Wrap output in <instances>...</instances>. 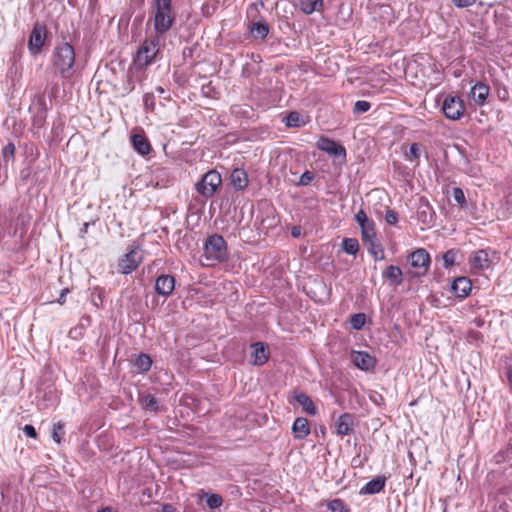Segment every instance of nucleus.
I'll use <instances>...</instances> for the list:
<instances>
[{"label": "nucleus", "instance_id": "f257e3e1", "mask_svg": "<svg viewBox=\"0 0 512 512\" xmlns=\"http://www.w3.org/2000/svg\"><path fill=\"white\" fill-rule=\"evenodd\" d=\"M151 11L155 33L164 35L175 22L172 0H153Z\"/></svg>", "mask_w": 512, "mask_h": 512}, {"label": "nucleus", "instance_id": "f03ea898", "mask_svg": "<svg viewBox=\"0 0 512 512\" xmlns=\"http://www.w3.org/2000/svg\"><path fill=\"white\" fill-rule=\"evenodd\" d=\"M203 258L205 266H214L216 263L228 259L227 243L219 234L210 235L204 243Z\"/></svg>", "mask_w": 512, "mask_h": 512}, {"label": "nucleus", "instance_id": "7ed1b4c3", "mask_svg": "<svg viewBox=\"0 0 512 512\" xmlns=\"http://www.w3.org/2000/svg\"><path fill=\"white\" fill-rule=\"evenodd\" d=\"M75 51L67 42L58 44L53 52V65L63 79H68L74 73Z\"/></svg>", "mask_w": 512, "mask_h": 512}, {"label": "nucleus", "instance_id": "20e7f679", "mask_svg": "<svg viewBox=\"0 0 512 512\" xmlns=\"http://www.w3.org/2000/svg\"><path fill=\"white\" fill-rule=\"evenodd\" d=\"M162 36L155 33V35H151L143 41L134 59L136 66L139 68L147 67L158 58Z\"/></svg>", "mask_w": 512, "mask_h": 512}, {"label": "nucleus", "instance_id": "39448f33", "mask_svg": "<svg viewBox=\"0 0 512 512\" xmlns=\"http://www.w3.org/2000/svg\"><path fill=\"white\" fill-rule=\"evenodd\" d=\"M221 183L222 178L220 173L216 170H210L205 173L201 181L196 184V190L203 197L210 198L215 194Z\"/></svg>", "mask_w": 512, "mask_h": 512}, {"label": "nucleus", "instance_id": "423d86ee", "mask_svg": "<svg viewBox=\"0 0 512 512\" xmlns=\"http://www.w3.org/2000/svg\"><path fill=\"white\" fill-rule=\"evenodd\" d=\"M48 30L45 24L36 22L29 36L28 49L32 55H38L47 39Z\"/></svg>", "mask_w": 512, "mask_h": 512}, {"label": "nucleus", "instance_id": "0eeeda50", "mask_svg": "<svg viewBox=\"0 0 512 512\" xmlns=\"http://www.w3.org/2000/svg\"><path fill=\"white\" fill-rule=\"evenodd\" d=\"M442 111L450 120L460 119L465 111L463 100L459 96H446L442 103Z\"/></svg>", "mask_w": 512, "mask_h": 512}, {"label": "nucleus", "instance_id": "6e6552de", "mask_svg": "<svg viewBox=\"0 0 512 512\" xmlns=\"http://www.w3.org/2000/svg\"><path fill=\"white\" fill-rule=\"evenodd\" d=\"M142 260L143 258L138 248L131 249L119 260L117 270L121 274L128 275L136 270Z\"/></svg>", "mask_w": 512, "mask_h": 512}, {"label": "nucleus", "instance_id": "1a4fd4ad", "mask_svg": "<svg viewBox=\"0 0 512 512\" xmlns=\"http://www.w3.org/2000/svg\"><path fill=\"white\" fill-rule=\"evenodd\" d=\"M316 147L319 150L327 153L330 157L341 159L346 158L345 147L341 143L328 137L321 136L316 142Z\"/></svg>", "mask_w": 512, "mask_h": 512}, {"label": "nucleus", "instance_id": "9d476101", "mask_svg": "<svg viewBox=\"0 0 512 512\" xmlns=\"http://www.w3.org/2000/svg\"><path fill=\"white\" fill-rule=\"evenodd\" d=\"M410 265L417 269L415 275L420 277L427 274L430 265V256L429 253L423 249H417L412 252L409 256Z\"/></svg>", "mask_w": 512, "mask_h": 512}, {"label": "nucleus", "instance_id": "9b49d317", "mask_svg": "<svg viewBox=\"0 0 512 512\" xmlns=\"http://www.w3.org/2000/svg\"><path fill=\"white\" fill-rule=\"evenodd\" d=\"M355 220L361 228L363 242L372 241L376 237L375 225L369 220L364 210H359L355 215Z\"/></svg>", "mask_w": 512, "mask_h": 512}, {"label": "nucleus", "instance_id": "f8f14e48", "mask_svg": "<svg viewBox=\"0 0 512 512\" xmlns=\"http://www.w3.org/2000/svg\"><path fill=\"white\" fill-rule=\"evenodd\" d=\"M351 361L360 370L371 371L376 366V359L366 351H352Z\"/></svg>", "mask_w": 512, "mask_h": 512}, {"label": "nucleus", "instance_id": "ddd939ff", "mask_svg": "<svg viewBox=\"0 0 512 512\" xmlns=\"http://www.w3.org/2000/svg\"><path fill=\"white\" fill-rule=\"evenodd\" d=\"M175 289V279L168 274H162L156 278L155 290L158 295L168 297Z\"/></svg>", "mask_w": 512, "mask_h": 512}, {"label": "nucleus", "instance_id": "4468645a", "mask_svg": "<svg viewBox=\"0 0 512 512\" xmlns=\"http://www.w3.org/2000/svg\"><path fill=\"white\" fill-rule=\"evenodd\" d=\"M251 363L255 366L264 365L270 356L268 347L263 342H255L251 344Z\"/></svg>", "mask_w": 512, "mask_h": 512}, {"label": "nucleus", "instance_id": "2eb2a0df", "mask_svg": "<svg viewBox=\"0 0 512 512\" xmlns=\"http://www.w3.org/2000/svg\"><path fill=\"white\" fill-rule=\"evenodd\" d=\"M471 289L472 283L467 277H457L451 284V291L458 298L467 297Z\"/></svg>", "mask_w": 512, "mask_h": 512}, {"label": "nucleus", "instance_id": "dca6fc26", "mask_svg": "<svg viewBox=\"0 0 512 512\" xmlns=\"http://www.w3.org/2000/svg\"><path fill=\"white\" fill-rule=\"evenodd\" d=\"M131 144L133 149L141 156H146L151 151V144L143 131L131 136Z\"/></svg>", "mask_w": 512, "mask_h": 512}, {"label": "nucleus", "instance_id": "f3484780", "mask_svg": "<svg viewBox=\"0 0 512 512\" xmlns=\"http://www.w3.org/2000/svg\"><path fill=\"white\" fill-rule=\"evenodd\" d=\"M336 433L340 436L350 435L353 432L354 418L350 413L340 415L335 423Z\"/></svg>", "mask_w": 512, "mask_h": 512}, {"label": "nucleus", "instance_id": "a211bd4d", "mask_svg": "<svg viewBox=\"0 0 512 512\" xmlns=\"http://www.w3.org/2000/svg\"><path fill=\"white\" fill-rule=\"evenodd\" d=\"M31 220V217L26 213H20L16 219L11 223L13 229V236L23 239L27 231V226Z\"/></svg>", "mask_w": 512, "mask_h": 512}, {"label": "nucleus", "instance_id": "6ab92c4d", "mask_svg": "<svg viewBox=\"0 0 512 512\" xmlns=\"http://www.w3.org/2000/svg\"><path fill=\"white\" fill-rule=\"evenodd\" d=\"M292 434L295 439L303 440L310 434V425L306 418L298 417L292 424Z\"/></svg>", "mask_w": 512, "mask_h": 512}, {"label": "nucleus", "instance_id": "aec40b11", "mask_svg": "<svg viewBox=\"0 0 512 512\" xmlns=\"http://www.w3.org/2000/svg\"><path fill=\"white\" fill-rule=\"evenodd\" d=\"M230 183L235 190H244L249 183L248 174L244 169L235 168L230 174Z\"/></svg>", "mask_w": 512, "mask_h": 512}, {"label": "nucleus", "instance_id": "412c9836", "mask_svg": "<svg viewBox=\"0 0 512 512\" xmlns=\"http://www.w3.org/2000/svg\"><path fill=\"white\" fill-rule=\"evenodd\" d=\"M488 95H489V87H488V85H486L482 82L476 83L471 88V91H470V97L477 106L484 105Z\"/></svg>", "mask_w": 512, "mask_h": 512}, {"label": "nucleus", "instance_id": "4be33fe9", "mask_svg": "<svg viewBox=\"0 0 512 512\" xmlns=\"http://www.w3.org/2000/svg\"><path fill=\"white\" fill-rule=\"evenodd\" d=\"M294 399L307 414L315 416L318 413V409L314 404L312 398L306 393L295 392Z\"/></svg>", "mask_w": 512, "mask_h": 512}, {"label": "nucleus", "instance_id": "5701e85b", "mask_svg": "<svg viewBox=\"0 0 512 512\" xmlns=\"http://www.w3.org/2000/svg\"><path fill=\"white\" fill-rule=\"evenodd\" d=\"M386 478L384 476H377L376 478L367 482L361 489V495H373L382 491L385 487Z\"/></svg>", "mask_w": 512, "mask_h": 512}, {"label": "nucleus", "instance_id": "b1692460", "mask_svg": "<svg viewBox=\"0 0 512 512\" xmlns=\"http://www.w3.org/2000/svg\"><path fill=\"white\" fill-rule=\"evenodd\" d=\"M382 277L392 286H399L403 282V273L400 267L389 265L383 272Z\"/></svg>", "mask_w": 512, "mask_h": 512}, {"label": "nucleus", "instance_id": "393cba45", "mask_svg": "<svg viewBox=\"0 0 512 512\" xmlns=\"http://www.w3.org/2000/svg\"><path fill=\"white\" fill-rule=\"evenodd\" d=\"M284 122L289 128H299L305 126L309 122V117L298 111H291L287 114Z\"/></svg>", "mask_w": 512, "mask_h": 512}, {"label": "nucleus", "instance_id": "a878e982", "mask_svg": "<svg viewBox=\"0 0 512 512\" xmlns=\"http://www.w3.org/2000/svg\"><path fill=\"white\" fill-rule=\"evenodd\" d=\"M470 265L474 269L484 270L489 267L490 260L486 250H477L473 253L469 261Z\"/></svg>", "mask_w": 512, "mask_h": 512}, {"label": "nucleus", "instance_id": "bb28decb", "mask_svg": "<svg viewBox=\"0 0 512 512\" xmlns=\"http://www.w3.org/2000/svg\"><path fill=\"white\" fill-rule=\"evenodd\" d=\"M418 219L425 225L431 226L434 221L435 213L428 202L421 204L418 208Z\"/></svg>", "mask_w": 512, "mask_h": 512}, {"label": "nucleus", "instance_id": "cd10ccee", "mask_svg": "<svg viewBox=\"0 0 512 512\" xmlns=\"http://www.w3.org/2000/svg\"><path fill=\"white\" fill-rule=\"evenodd\" d=\"M323 4L324 0H300L299 7L303 13L310 15L313 12L321 11Z\"/></svg>", "mask_w": 512, "mask_h": 512}, {"label": "nucleus", "instance_id": "c85d7f7f", "mask_svg": "<svg viewBox=\"0 0 512 512\" xmlns=\"http://www.w3.org/2000/svg\"><path fill=\"white\" fill-rule=\"evenodd\" d=\"M250 32L254 38L264 39L269 33V26L266 22L253 23Z\"/></svg>", "mask_w": 512, "mask_h": 512}, {"label": "nucleus", "instance_id": "c756f323", "mask_svg": "<svg viewBox=\"0 0 512 512\" xmlns=\"http://www.w3.org/2000/svg\"><path fill=\"white\" fill-rule=\"evenodd\" d=\"M135 367L140 371V372H147L150 370L151 366H152V359L151 357L148 355V354H145V353H141L138 355V357L136 358L135 360Z\"/></svg>", "mask_w": 512, "mask_h": 512}, {"label": "nucleus", "instance_id": "7c9ffc66", "mask_svg": "<svg viewBox=\"0 0 512 512\" xmlns=\"http://www.w3.org/2000/svg\"><path fill=\"white\" fill-rule=\"evenodd\" d=\"M465 174L478 178L481 175V167L477 162H463V166L460 168Z\"/></svg>", "mask_w": 512, "mask_h": 512}, {"label": "nucleus", "instance_id": "2f4dec72", "mask_svg": "<svg viewBox=\"0 0 512 512\" xmlns=\"http://www.w3.org/2000/svg\"><path fill=\"white\" fill-rule=\"evenodd\" d=\"M342 249L349 255H356L359 251V243L355 238H345L342 241Z\"/></svg>", "mask_w": 512, "mask_h": 512}, {"label": "nucleus", "instance_id": "473e14b6", "mask_svg": "<svg viewBox=\"0 0 512 512\" xmlns=\"http://www.w3.org/2000/svg\"><path fill=\"white\" fill-rule=\"evenodd\" d=\"M142 406L145 410L157 412L159 410V401L152 394H146L142 397Z\"/></svg>", "mask_w": 512, "mask_h": 512}, {"label": "nucleus", "instance_id": "72a5a7b5", "mask_svg": "<svg viewBox=\"0 0 512 512\" xmlns=\"http://www.w3.org/2000/svg\"><path fill=\"white\" fill-rule=\"evenodd\" d=\"M331 512H351L349 506L340 498L333 499L327 503Z\"/></svg>", "mask_w": 512, "mask_h": 512}, {"label": "nucleus", "instance_id": "f704fd0d", "mask_svg": "<svg viewBox=\"0 0 512 512\" xmlns=\"http://www.w3.org/2000/svg\"><path fill=\"white\" fill-rule=\"evenodd\" d=\"M364 243L369 244L368 251L371 253L375 261L384 259V251L381 246L376 243V237L372 241Z\"/></svg>", "mask_w": 512, "mask_h": 512}, {"label": "nucleus", "instance_id": "c9c22d12", "mask_svg": "<svg viewBox=\"0 0 512 512\" xmlns=\"http://www.w3.org/2000/svg\"><path fill=\"white\" fill-rule=\"evenodd\" d=\"M366 322V315L364 313H356L350 316V325L355 330H361Z\"/></svg>", "mask_w": 512, "mask_h": 512}, {"label": "nucleus", "instance_id": "e433bc0d", "mask_svg": "<svg viewBox=\"0 0 512 512\" xmlns=\"http://www.w3.org/2000/svg\"><path fill=\"white\" fill-rule=\"evenodd\" d=\"M64 434H65L64 424L61 421L55 423L53 425V430H52V438H53V440L57 444H60L62 439H63Z\"/></svg>", "mask_w": 512, "mask_h": 512}, {"label": "nucleus", "instance_id": "4c0bfd02", "mask_svg": "<svg viewBox=\"0 0 512 512\" xmlns=\"http://www.w3.org/2000/svg\"><path fill=\"white\" fill-rule=\"evenodd\" d=\"M393 169L399 178L406 180L411 175V170L403 165L402 162H393Z\"/></svg>", "mask_w": 512, "mask_h": 512}, {"label": "nucleus", "instance_id": "58836bf2", "mask_svg": "<svg viewBox=\"0 0 512 512\" xmlns=\"http://www.w3.org/2000/svg\"><path fill=\"white\" fill-rule=\"evenodd\" d=\"M511 459H512V442L509 443L505 449L501 450L500 452H498L495 455L496 463H502L506 460H511Z\"/></svg>", "mask_w": 512, "mask_h": 512}, {"label": "nucleus", "instance_id": "ea45409f", "mask_svg": "<svg viewBox=\"0 0 512 512\" xmlns=\"http://www.w3.org/2000/svg\"><path fill=\"white\" fill-rule=\"evenodd\" d=\"M456 254H457V251L454 250V249H449L447 250L443 255H442V260H443V266L445 268H449L451 266L454 265L455 263V258H456Z\"/></svg>", "mask_w": 512, "mask_h": 512}, {"label": "nucleus", "instance_id": "a19ab883", "mask_svg": "<svg viewBox=\"0 0 512 512\" xmlns=\"http://www.w3.org/2000/svg\"><path fill=\"white\" fill-rule=\"evenodd\" d=\"M371 108V103L365 100H359L356 101L353 106V113L354 114H363L367 111H369Z\"/></svg>", "mask_w": 512, "mask_h": 512}, {"label": "nucleus", "instance_id": "79ce46f5", "mask_svg": "<svg viewBox=\"0 0 512 512\" xmlns=\"http://www.w3.org/2000/svg\"><path fill=\"white\" fill-rule=\"evenodd\" d=\"M299 155L298 153L293 150V149H289V148H285L283 149L281 152H279V154L277 155V159L279 160H283V161H286V160H292V159H298Z\"/></svg>", "mask_w": 512, "mask_h": 512}, {"label": "nucleus", "instance_id": "37998d69", "mask_svg": "<svg viewBox=\"0 0 512 512\" xmlns=\"http://www.w3.org/2000/svg\"><path fill=\"white\" fill-rule=\"evenodd\" d=\"M223 503V499L218 494H211L206 500V504L211 509L219 508Z\"/></svg>", "mask_w": 512, "mask_h": 512}, {"label": "nucleus", "instance_id": "c03bdc74", "mask_svg": "<svg viewBox=\"0 0 512 512\" xmlns=\"http://www.w3.org/2000/svg\"><path fill=\"white\" fill-rule=\"evenodd\" d=\"M452 196L454 198V200L460 205V206H465L466 205V198H465V194L463 192V190L459 187H455L453 188V191H452Z\"/></svg>", "mask_w": 512, "mask_h": 512}, {"label": "nucleus", "instance_id": "a18cd8bd", "mask_svg": "<svg viewBox=\"0 0 512 512\" xmlns=\"http://www.w3.org/2000/svg\"><path fill=\"white\" fill-rule=\"evenodd\" d=\"M314 179V173L306 170L299 178L297 185L299 186H307Z\"/></svg>", "mask_w": 512, "mask_h": 512}, {"label": "nucleus", "instance_id": "49530a36", "mask_svg": "<svg viewBox=\"0 0 512 512\" xmlns=\"http://www.w3.org/2000/svg\"><path fill=\"white\" fill-rule=\"evenodd\" d=\"M15 153V146L13 143H8L3 149H2V155L5 160L13 158Z\"/></svg>", "mask_w": 512, "mask_h": 512}, {"label": "nucleus", "instance_id": "de8ad7c7", "mask_svg": "<svg viewBox=\"0 0 512 512\" xmlns=\"http://www.w3.org/2000/svg\"><path fill=\"white\" fill-rule=\"evenodd\" d=\"M385 220L389 225H395L398 222V214L394 210L388 209L385 213Z\"/></svg>", "mask_w": 512, "mask_h": 512}, {"label": "nucleus", "instance_id": "09e8293b", "mask_svg": "<svg viewBox=\"0 0 512 512\" xmlns=\"http://www.w3.org/2000/svg\"><path fill=\"white\" fill-rule=\"evenodd\" d=\"M457 8H468L473 6L477 0H450Z\"/></svg>", "mask_w": 512, "mask_h": 512}, {"label": "nucleus", "instance_id": "8fccbe9b", "mask_svg": "<svg viewBox=\"0 0 512 512\" xmlns=\"http://www.w3.org/2000/svg\"><path fill=\"white\" fill-rule=\"evenodd\" d=\"M409 155L413 158H420V145L417 143H413L409 148Z\"/></svg>", "mask_w": 512, "mask_h": 512}, {"label": "nucleus", "instance_id": "3c124183", "mask_svg": "<svg viewBox=\"0 0 512 512\" xmlns=\"http://www.w3.org/2000/svg\"><path fill=\"white\" fill-rule=\"evenodd\" d=\"M22 430L24 434L30 438H36L37 436L36 429L32 425L26 424Z\"/></svg>", "mask_w": 512, "mask_h": 512}, {"label": "nucleus", "instance_id": "603ef678", "mask_svg": "<svg viewBox=\"0 0 512 512\" xmlns=\"http://www.w3.org/2000/svg\"><path fill=\"white\" fill-rule=\"evenodd\" d=\"M144 105L149 108L151 107V109L153 108V105H154V96L153 94H150V93H146L144 95Z\"/></svg>", "mask_w": 512, "mask_h": 512}, {"label": "nucleus", "instance_id": "864d4df0", "mask_svg": "<svg viewBox=\"0 0 512 512\" xmlns=\"http://www.w3.org/2000/svg\"><path fill=\"white\" fill-rule=\"evenodd\" d=\"M68 293H69V289L68 288H65V289H63L61 291V293L59 295V298L57 299V302L60 305H63L66 302V296H67Z\"/></svg>", "mask_w": 512, "mask_h": 512}, {"label": "nucleus", "instance_id": "5fc2aeb1", "mask_svg": "<svg viewBox=\"0 0 512 512\" xmlns=\"http://www.w3.org/2000/svg\"><path fill=\"white\" fill-rule=\"evenodd\" d=\"M175 507L172 504H164L162 506V512H175Z\"/></svg>", "mask_w": 512, "mask_h": 512}, {"label": "nucleus", "instance_id": "6e6d98bb", "mask_svg": "<svg viewBox=\"0 0 512 512\" xmlns=\"http://www.w3.org/2000/svg\"><path fill=\"white\" fill-rule=\"evenodd\" d=\"M31 174V170L30 168H25L23 170H21V178L22 179H27Z\"/></svg>", "mask_w": 512, "mask_h": 512}, {"label": "nucleus", "instance_id": "4d7b16f0", "mask_svg": "<svg viewBox=\"0 0 512 512\" xmlns=\"http://www.w3.org/2000/svg\"><path fill=\"white\" fill-rule=\"evenodd\" d=\"M507 378L509 383L512 385V366L508 369Z\"/></svg>", "mask_w": 512, "mask_h": 512}, {"label": "nucleus", "instance_id": "13d9d810", "mask_svg": "<svg viewBox=\"0 0 512 512\" xmlns=\"http://www.w3.org/2000/svg\"><path fill=\"white\" fill-rule=\"evenodd\" d=\"M291 234H292L294 237H298V236L300 235V231H299V229H298L297 227H294V228L292 229Z\"/></svg>", "mask_w": 512, "mask_h": 512}, {"label": "nucleus", "instance_id": "bf43d9fd", "mask_svg": "<svg viewBox=\"0 0 512 512\" xmlns=\"http://www.w3.org/2000/svg\"><path fill=\"white\" fill-rule=\"evenodd\" d=\"M98 512H114V511H113V509L111 507H105V508H102Z\"/></svg>", "mask_w": 512, "mask_h": 512}, {"label": "nucleus", "instance_id": "052dcab7", "mask_svg": "<svg viewBox=\"0 0 512 512\" xmlns=\"http://www.w3.org/2000/svg\"><path fill=\"white\" fill-rule=\"evenodd\" d=\"M156 91H157L158 93H160V94H163V93L165 92V91H164V89H163L161 86H158V87L156 88Z\"/></svg>", "mask_w": 512, "mask_h": 512}, {"label": "nucleus", "instance_id": "680f3d73", "mask_svg": "<svg viewBox=\"0 0 512 512\" xmlns=\"http://www.w3.org/2000/svg\"><path fill=\"white\" fill-rule=\"evenodd\" d=\"M84 227H85V228H83V231H85V232H86L87 227H88V224H87V223H85Z\"/></svg>", "mask_w": 512, "mask_h": 512}]
</instances>
